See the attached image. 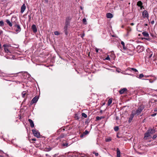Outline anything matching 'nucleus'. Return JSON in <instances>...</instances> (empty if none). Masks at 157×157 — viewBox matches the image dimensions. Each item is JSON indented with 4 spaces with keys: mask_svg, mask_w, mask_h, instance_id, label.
Here are the masks:
<instances>
[{
    "mask_svg": "<svg viewBox=\"0 0 157 157\" xmlns=\"http://www.w3.org/2000/svg\"><path fill=\"white\" fill-rule=\"evenodd\" d=\"M45 1L46 2H48V0H45Z\"/></svg>",
    "mask_w": 157,
    "mask_h": 157,
    "instance_id": "338daca9",
    "label": "nucleus"
},
{
    "mask_svg": "<svg viewBox=\"0 0 157 157\" xmlns=\"http://www.w3.org/2000/svg\"><path fill=\"white\" fill-rule=\"evenodd\" d=\"M143 77H144V75L142 74H140V75H139V78H140Z\"/></svg>",
    "mask_w": 157,
    "mask_h": 157,
    "instance_id": "f704fd0d",
    "label": "nucleus"
},
{
    "mask_svg": "<svg viewBox=\"0 0 157 157\" xmlns=\"http://www.w3.org/2000/svg\"><path fill=\"white\" fill-rule=\"evenodd\" d=\"M110 55H109L110 57H111L113 59H115L116 56L113 52H111L110 53Z\"/></svg>",
    "mask_w": 157,
    "mask_h": 157,
    "instance_id": "412c9836",
    "label": "nucleus"
},
{
    "mask_svg": "<svg viewBox=\"0 0 157 157\" xmlns=\"http://www.w3.org/2000/svg\"><path fill=\"white\" fill-rule=\"evenodd\" d=\"M54 34L55 35H59L60 34L58 32L55 31L54 32Z\"/></svg>",
    "mask_w": 157,
    "mask_h": 157,
    "instance_id": "a19ab883",
    "label": "nucleus"
},
{
    "mask_svg": "<svg viewBox=\"0 0 157 157\" xmlns=\"http://www.w3.org/2000/svg\"><path fill=\"white\" fill-rule=\"evenodd\" d=\"M26 8V6L25 4H23L21 7V13H23L25 11Z\"/></svg>",
    "mask_w": 157,
    "mask_h": 157,
    "instance_id": "4468645a",
    "label": "nucleus"
},
{
    "mask_svg": "<svg viewBox=\"0 0 157 157\" xmlns=\"http://www.w3.org/2000/svg\"><path fill=\"white\" fill-rule=\"evenodd\" d=\"M65 130V129L63 128H61L59 130V132H62Z\"/></svg>",
    "mask_w": 157,
    "mask_h": 157,
    "instance_id": "37998d69",
    "label": "nucleus"
},
{
    "mask_svg": "<svg viewBox=\"0 0 157 157\" xmlns=\"http://www.w3.org/2000/svg\"><path fill=\"white\" fill-rule=\"evenodd\" d=\"M95 50H96V52H97V53L98 52V51H99L98 49L97 48H96Z\"/></svg>",
    "mask_w": 157,
    "mask_h": 157,
    "instance_id": "6e6d98bb",
    "label": "nucleus"
},
{
    "mask_svg": "<svg viewBox=\"0 0 157 157\" xmlns=\"http://www.w3.org/2000/svg\"><path fill=\"white\" fill-rule=\"evenodd\" d=\"M26 93L25 91H23L22 93L21 94L23 98H25L26 94Z\"/></svg>",
    "mask_w": 157,
    "mask_h": 157,
    "instance_id": "cd10ccee",
    "label": "nucleus"
},
{
    "mask_svg": "<svg viewBox=\"0 0 157 157\" xmlns=\"http://www.w3.org/2000/svg\"><path fill=\"white\" fill-rule=\"evenodd\" d=\"M102 110H101V111H100V113H102Z\"/></svg>",
    "mask_w": 157,
    "mask_h": 157,
    "instance_id": "69168bd1",
    "label": "nucleus"
},
{
    "mask_svg": "<svg viewBox=\"0 0 157 157\" xmlns=\"http://www.w3.org/2000/svg\"><path fill=\"white\" fill-rule=\"evenodd\" d=\"M128 45L130 46V47H132L133 46V45L132 44H128Z\"/></svg>",
    "mask_w": 157,
    "mask_h": 157,
    "instance_id": "680f3d73",
    "label": "nucleus"
},
{
    "mask_svg": "<svg viewBox=\"0 0 157 157\" xmlns=\"http://www.w3.org/2000/svg\"><path fill=\"white\" fill-rule=\"evenodd\" d=\"M82 21L84 24L85 25H86L87 24L86 20L85 18H83Z\"/></svg>",
    "mask_w": 157,
    "mask_h": 157,
    "instance_id": "473e14b6",
    "label": "nucleus"
},
{
    "mask_svg": "<svg viewBox=\"0 0 157 157\" xmlns=\"http://www.w3.org/2000/svg\"><path fill=\"white\" fill-rule=\"evenodd\" d=\"M85 36V34L84 33H82L81 35V37L83 39L84 36Z\"/></svg>",
    "mask_w": 157,
    "mask_h": 157,
    "instance_id": "3c124183",
    "label": "nucleus"
},
{
    "mask_svg": "<svg viewBox=\"0 0 157 157\" xmlns=\"http://www.w3.org/2000/svg\"><path fill=\"white\" fill-rule=\"evenodd\" d=\"M6 58L9 59H13V56H12L11 57H8V56H7V57H6Z\"/></svg>",
    "mask_w": 157,
    "mask_h": 157,
    "instance_id": "de8ad7c7",
    "label": "nucleus"
},
{
    "mask_svg": "<svg viewBox=\"0 0 157 157\" xmlns=\"http://www.w3.org/2000/svg\"><path fill=\"white\" fill-rule=\"evenodd\" d=\"M111 140V139L109 137L105 139V141L106 142H109Z\"/></svg>",
    "mask_w": 157,
    "mask_h": 157,
    "instance_id": "2f4dec72",
    "label": "nucleus"
},
{
    "mask_svg": "<svg viewBox=\"0 0 157 157\" xmlns=\"http://www.w3.org/2000/svg\"><path fill=\"white\" fill-rule=\"evenodd\" d=\"M112 98H110L108 102V104H107L108 106H109L112 103Z\"/></svg>",
    "mask_w": 157,
    "mask_h": 157,
    "instance_id": "a878e982",
    "label": "nucleus"
},
{
    "mask_svg": "<svg viewBox=\"0 0 157 157\" xmlns=\"http://www.w3.org/2000/svg\"><path fill=\"white\" fill-rule=\"evenodd\" d=\"M131 70L133 71L134 72H137L138 71L135 68H130Z\"/></svg>",
    "mask_w": 157,
    "mask_h": 157,
    "instance_id": "4c0bfd02",
    "label": "nucleus"
},
{
    "mask_svg": "<svg viewBox=\"0 0 157 157\" xmlns=\"http://www.w3.org/2000/svg\"><path fill=\"white\" fill-rule=\"evenodd\" d=\"M59 142V141L56 138V139H52L50 141L51 146L52 147H54L58 145Z\"/></svg>",
    "mask_w": 157,
    "mask_h": 157,
    "instance_id": "f03ea898",
    "label": "nucleus"
},
{
    "mask_svg": "<svg viewBox=\"0 0 157 157\" xmlns=\"http://www.w3.org/2000/svg\"><path fill=\"white\" fill-rule=\"evenodd\" d=\"M139 7H140V9H141V10L143 8H144V6H143V5H142V6H140Z\"/></svg>",
    "mask_w": 157,
    "mask_h": 157,
    "instance_id": "5fc2aeb1",
    "label": "nucleus"
},
{
    "mask_svg": "<svg viewBox=\"0 0 157 157\" xmlns=\"http://www.w3.org/2000/svg\"><path fill=\"white\" fill-rule=\"evenodd\" d=\"M121 44L122 45L123 48V49L124 50V52H126V50H127V48L125 46L124 42L121 41Z\"/></svg>",
    "mask_w": 157,
    "mask_h": 157,
    "instance_id": "2eb2a0df",
    "label": "nucleus"
},
{
    "mask_svg": "<svg viewBox=\"0 0 157 157\" xmlns=\"http://www.w3.org/2000/svg\"><path fill=\"white\" fill-rule=\"evenodd\" d=\"M15 28L14 29L15 31L17 33H19L21 30V28L20 25L18 24V23L16 25L13 26Z\"/></svg>",
    "mask_w": 157,
    "mask_h": 157,
    "instance_id": "39448f33",
    "label": "nucleus"
},
{
    "mask_svg": "<svg viewBox=\"0 0 157 157\" xmlns=\"http://www.w3.org/2000/svg\"><path fill=\"white\" fill-rule=\"evenodd\" d=\"M11 21L13 26L15 25H16L18 23V22L17 21V18L16 17H12Z\"/></svg>",
    "mask_w": 157,
    "mask_h": 157,
    "instance_id": "20e7f679",
    "label": "nucleus"
},
{
    "mask_svg": "<svg viewBox=\"0 0 157 157\" xmlns=\"http://www.w3.org/2000/svg\"><path fill=\"white\" fill-rule=\"evenodd\" d=\"M156 115V113H154V114H152L151 115V116H153V117H154V116H155Z\"/></svg>",
    "mask_w": 157,
    "mask_h": 157,
    "instance_id": "4d7b16f0",
    "label": "nucleus"
},
{
    "mask_svg": "<svg viewBox=\"0 0 157 157\" xmlns=\"http://www.w3.org/2000/svg\"><path fill=\"white\" fill-rule=\"evenodd\" d=\"M114 129L115 131H117L119 130V127L118 126H116L114 128Z\"/></svg>",
    "mask_w": 157,
    "mask_h": 157,
    "instance_id": "72a5a7b5",
    "label": "nucleus"
},
{
    "mask_svg": "<svg viewBox=\"0 0 157 157\" xmlns=\"http://www.w3.org/2000/svg\"><path fill=\"white\" fill-rule=\"evenodd\" d=\"M62 145L63 146H65L66 147H67L68 146V144L67 143H63L62 144Z\"/></svg>",
    "mask_w": 157,
    "mask_h": 157,
    "instance_id": "58836bf2",
    "label": "nucleus"
},
{
    "mask_svg": "<svg viewBox=\"0 0 157 157\" xmlns=\"http://www.w3.org/2000/svg\"><path fill=\"white\" fill-rule=\"evenodd\" d=\"M144 109V107L143 105H140L138 108V109L136 111V112H135V113L136 115L137 116L139 115L142 111V110Z\"/></svg>",
    "mask_w": 157,
    "mask_h": 157,
    "instance_id": "7ed1b4c3",
    "label": "nucleus"
},
{
    "mask_svg": "<svg viewBox=\"0 0 157 157\" xmlns=\"http://www.w3.org/2000/svg\"><path fill=\"white\" fill-rule=\"evenodd\" d=\"M151 23L152 25L154 23V20H153L152 21H151Z\"/></svg>",
    "mask_w": 157,
    "mask_h": 157,
    "instance_id": "864d4df0",
    "label": "nucleus"
},
{
    "mask_svg": "<svg viewBox=\"0 0 157 157\" xmlns=\"http://www.w3.org/2000/svg\"><path fill=\"white\" fill-rule=\"evenodd\" d=\"M134 25V24L133 23H132L131 24V25Z\"/></svg>",
    "mask_w": 157,
    "mask_h": 157,
    "instance_id": "0e129e2a",
    "label": "nucleus"
},
{
    "mask_svg": "<svg viewBox=\"0 0 157 157\" xmlns=\"http://www.w3.org/2000/svg\"><path fill=\"white\" fill-rule=\"evenodd\" d=\"M100 117L97 116L96 117V121H98L100 120Z\"/></svg>",
    "mask_w": 157,
    "mask_h": 157,
    "instance_id": "c03bdc74",
    "label": "nucleus"
},
{
    "mask_svg": "<svg viewBox=\"0 0 157 157\" xmlns=\"http://www.w3.org/2000/svg\"><path fill=\"white\" fill-rule=\"evenodd\" d=\"M143 5V3L141 1H139L137 3V5L138 6H141Z\"/></svg>",
    "mask_w": 157,
    "mask_h": 157,
    "instance_id": "393cba45",
    "label": "nucleus"
},
{
    "mask_svg": "<svg viewBox=\"0 0 157 157\" xmlns=\"http://www.w3.org/2000/svg\"><path fill=\"white\" fill-rule=\"evenodd\" d=\"M28 121L30 123L31 127L32 128L34 127V124L33 121L31 119H29Z\"/></svg>",
    "mask_w": 157,
    "mask_h": 157,
    "instance_id": "a211bd4d",
    "label": "nucleus"
},
{
    "mask_svg": "<svg viewBox=\"0 0 157 157\" xmlns=\"http://www.w3.org/2000/svg\"><path fill=\"white\" fill-rule=\"evenodd\" d=\"M150 76L149 75H145L144 76V77L145 78L149 77Z\"/></svg>",
    "mask_w": 157,
    "mask_h": 157,
    "instance_id": "13d9d810",
    "label": "nucleus"
},
{
    "mask_svg": "<svg viewBox=\"0 0 157 157\" xmlns=\"http://www.w3.org/2000/svg\"><path fill=\"white\" fill-rule=\"evenodd\" d=\"M84 135H85L84 134V133H83V134H81V135H80V137H81V138H82V137H83V136H84Z\"/></svg>",
    "mask_w": 157,
    "mask_h": 157,
    "instance_id": "603ef678",
    "label": "nucleus"
},
{
    "mask_svg": "<svg viewBox=\"0 0 157 157\" xmlns=\"http://www.w3.org/2000/svg\"><path fill=\"white\" fill-rule=\"evenodd\" d=\"M4 23L2 21H0V26H2L4 25Z\"/></svg>",
    "mask_w": 157,
    "mask_h": 157,
    "instance_id": "c9c22d12",
    "label": "nucleus"
},
{
    "mask_svg": "<svg viewBox=\"0 0 157 157\" xmlns=\"http://www.w3.org/2000/svg\"><path fill=\"white\" fill-rule=\"evenodd\" d=\"M157 137V134H155L151 138H152V139L155 140L156 137Z\"/></svg>",
    "mask_w": 157,
    "mask_h": 157,
    "instance_id": "7c9ffc66",
    "label": "nucleus"
},
{
    "mask_svg": "<svg viewBox=\"0 0 157 157\" xmlns=\"http://www.w3.org/2000/svg\"><path fill=\"white\" fill-rule=\"evenodd\" d=\"M152 54H151L149 56V58H151V56H152Z\"/></svg>",
    "mask_w": 157,
    "mask_h": 157,
    "instance_id": "e2e57ef3",
    "label": "nucleus"
},
{
    "mask_svg": "<svg viewBox=\"0 0 157 157\" xmlns=\"http://www.w3.org/2000/svg\"><path fill=\"white\" fill-rule=\"evenodd\" d=\"M105 60H110V58L109 57V56H108L105 58Z\"/></svg>",
    "mask_w": 157,
    "mask_h": 157,
    "instance_id": "a18cd8bd",
    "label": "nucleus"
},
{
    "mask_svg": "<svg viewBox=\"0 0 157 157\" xmlns=\"http://www.w3.org/2000/svg\"><path fill=\"white\" fill-rule=\"evenodd\" d=\"M67 134L66 133H62L61 135L56 138L60 141L61 139L64 138L67 136Z\"/></svg>",
    "mask_w": 157,
    "mask_h": 157,
    "instance_id": "f8f14e48",
    "label": "nucleus"
},
{
    "mask_svg": "<svg viewBox=\"0 0 157 157\" xmlns=\"http://www.w3.org/2000/svg\"><path fill=\"white\" fill-rule=\"evenodd\" d=\"M93 153L96 156H98V153H95V152H93Z\"/></svg>",
    "mask_w": 157,
    "mask_h": 157,
    "instance_id": "8fccbe9b",
    "label": "nucleus"
},
{
    "mask_svg": "<svg viewBox=\"0 0 157 157\" xmlns=\"http://www.w3.org/2000/svg\"><path fill=\"white\" fill-rule=\"evenodd\" d=\"M106 16L108 18H111L113 17V16L112 13H109L106 14Z\"/></svg>",
    "mask_w": 157,
    "mask_h": 157,
    "instance_id": "aec40b11",
    "label": "nucleus"
},
{
    "mask_svg": "<svg viewBox=\"0 0 157 157\" xmlns=\"http://www.w3.org/2000/svg\"><path fill=\"white\" fill-rule=\"evenodd\" d=\"M135 115H136L135 113V112L134 111H132V113L130 115V117H129V119L128 120V122H130L132 120V119L134 117Z\"/></svg>",
    "mask_w": 157,
    "mask_h": 157,
    "instance_id": "1a4fd4ad",
    "label": "nucleus"
},
{
    "mask_svg": "<svg viewBox=\"0 0 157 157\" xmlns=\"http://www.w3.org/2000/svg\"><path fill=\"white\" fill-rule=\"evenodd\" d=\"M36 140V139L35 138H33L32 139H29V140L30 141V142L32 143L33 142H32L31 141H35Z\"/></svg>",
    "mask_w": 157,
    "mask_h": 157,
    "instance_id": "79ce46f5",
    "label": "nucleus"
},
{
    "mask_svg": "<svg viewBox=\"0 0 157 157\" xmlns=\"http://www.w3.org/2000/svg\"><path fill=\"white\" fill-rule=\"evenodd\" d=\"M121 27H122V28H123L124 27V25H122V26H121Z\"/></svg>",
    "mask_w": 157,
    "mask_h": 157,
    "instance_id": "774afa93",
    "label": "nucleus"
},
{
    "mask_svg": "<svg viewBox=\"0 0 157 157\" xmlns=\"http://www.w3.org/2000/svg\"><path fill=\"white\" fill-rule=\"evenodd\" d=\"M100 117V119L101 120L102 119L104 118V117Z\"/></svg>",
    "mask_w": 157,
    "mask_h": 157,
    "instance_id": "bf43d9fd",
    "label": "nucleus"
},
{
    "mask_svg": "<svg viewBox=\"0 0 157 157\" xmlns=\"http://www.w3.org/2000/svg\"><path fill=\"white\" fill-rule=\"evenodd\" d=\"M71 18L70 16H68L66 17L65 23V25L66 26H68L69 25L70 21L71 20Z\"/></svg>",
    "mask_w": 157,
    "mask_h": 157,
    "instance_id": "9b49d317",
    "label": "nucleus"
},
{
    "mask_svg": "<svg viewBox=\"0 0 157 157\" xmlns=\"http://www.w3.org/2000/svg\"><path fill=\"white\" fill-rule=\"evenodd\" d=\"M67 26H68L65 25V26L64 27V31L66 35H67Z\"/></svg>",
    "mask_w": 157,
    "mask_h": 157,
    "instance_id": "bb28decb",
    "label": "nucleus"
},
{
    "mask_svg": "<svg viewBox=\"0 0 157 157\" xmlns=\"http://www.w3.org/2000/svg\"><path fill=\"white\" fill-rule=\"evenodd\" d=\"M3 47H4V51L7 53H11V52L9 51L8 49V46L7 44H4Z\"/></svg>",
    "mask_w": 157,
    "mask_h": 157,
    "instance_id": "9d476101",
    "label": "nucleus"
},
{
    "mask_svg": "<svg viewBox=\"0 0 157 157\" xmlns=\"http://www.w3.org/2000/svg\"><path fill=\"white\" fill-rule=\"evenodd\" d=\"M75 118L76 120H78L79 118V117L78 116V115L77 114H75Z\"/></svg>",
    "mask_w": 157,
    "mask_h": 157,
    "instance_id": "e433bc0d",
    "label": "nucleus"
},
{
    "mask_svg": "<svg viewBox=\"0 0 157 157\" xmlns=\"http://www.w3.org/2000/svg\"><path fill=\"white\" fill-rule=\"evenodd\" d=\"M137 48L139 49V50H138V52H142L143 50V47L142 46L139 45L137 46Z\"/></svg>",
    "mask_w": 157,
    "mask_h": 157,
    "instance_id": "f3484780",
    "label": "nucleus"
},
{
    "mask_svg": "<svg viewBox=\"0 0 157 157\" xmlns=\"http://www.w3.org/2000/svg\"><path fill=\"white\" fill-rule=\"evenodd\" d=\"M28 17H29V21H31V15H29Z\"/></svg>",
    "mask_w": 157,
    "mask_h": 157,
    "instance_id": "09e8293b",
    "label": "nucleus"
},
{
    "mask_svg": "<svg viewBox=\"0 0 157 157\" xmlns=\"http://www.w3.org/2000/svg\"><path fill=\"white\" fill-rule=\"evenodd\" d=\"M82 117H83L85 118H86L87 117V115L85 113H82Z\"/></svg>",
    "mask_w": 157,
    "mask_h": 157,
    "instance_id": "c756f323",
    "label": "nucleus"
},
{
    "mask_svg": "<svg viewBox=\"0 0 157 157\" xmlns=\"http://www.w3.org/2000/svg\"><path fill=\"white\" fill-rule=\"evenodd\" d=\"M84 134L85 135H86L88 134L89 133V132L87 130H86L85 131L83 132Z\"/></svg>",
    "mask_w": 157,
    "mask_h": 157,
    "instance_id": "ea45409f",
    "label": "nucleus"
},
{
    "mask_svg": "<svg viewBox=\"0 0 157 157\" xmlns=\"http://www.w3.org/2000/svg\"><path fill=\"white\" fill-rule=\"evenodd\" d=\"M127 89L126 88H123L120 90L119 92L120 94H121L124 93H127Z\"/></svg>",
    "mask_w": 157,
    "mask_h": 157,
    "instance_id": "ddd939ff",
    "label": "nucleus"
},
{
    "mask_svg": "<svg viewBox=\"0 0 157 157\" xmlns=\"http://www.w3.org/2000/svg\"><path fill=\"white\" fill-rule=\"evenodd\" d=\"M38 99L39 96H36L31 101L30 103V104L32 105L33 103H36L37 101L38 100Z\"/></svg>",
    "mask_w": 157,
    "mask_h": 157,
    "instance_id": "6e6552de",
    "label": "nucleus"
},
{
    "mask_svg": "<svg viewBox=\"0 0 157 157\" xmlns=\"http://www.w3.org/2000/svg\"><path fill=\"white\" fill-rule=\"evenodd\" d=\"M32 29L33 30V32L36 33L37 31V29L35 25H33L32 26Z\"/></svg>",
    "mask_w": 157,
    "mask_h": 157,
    "instance_id": "dca6fc26",
    "label": "nucleus"
},
{
    "mask_svg": "<svg viewBox=\"0 0 157 157\" xmlns=\"http://www.w3.org/2000/svg\"><path fill=\"white\" fill-rule=\"evenodd\" d=\"M156 130L154 128H149L144 134V139L145 140H147L149 138L151 137V134L155 133Z\"/></svg>",
    "mask_w": 157,
    "mask_h": 157,
    "instance_id": "f257e3e1",
    "label": "nucleus"
},
{
    "mask_svg": "<svg viewBox=\"0 0 157 157\" xmlns=\"http://www.w3.org/2000/svg\"><path fill=\"white\" fill-rule=\"evenodd\" d=\"M100 117V119L101 120L102 119L104 118V117Z\"/></svg>",
    "mask_w": 157,
    "mask_h": 157,
    "instance_id": "052dcab7",
    "label": "nucleus"
},
{
    "mask_svg": "<svg viewBox=\"0 0 157 157\" xmlns=\"http://www.w3.org/2000/svg\"><path fill=\"white\" fill-rule=\"evenodd\" d=\"M132 30V29L130 27H128L127 29V33L128 34L129 32H130Z\"/></svg>",
    "mask_w": 157,
    "mask_h": 157,
    "instance_id": "c85d7f7f",
    "label": "nucleus"
},
{
    "mask_svg": "<svg viewBox=\"0 0 157 157\" xmlns=\"http://www.w3.org/2000/svg\"><path fill=\"white\" fill-rule=\"evenodd\" d=\"M142 16L144 18H147V19L149 18V14L147 10H145L142 13Z\"/></svg>",
    "mask_w": 157,
    "mask_h": 157,
    "instance_id": "0eeeda50",
    "label": "nucleus"
},
{
    "mask_svg": "<svg viewBox=\"0 0 157 157\" xmlns=\"http://www.w3.org/2000/svg\"><path fill=\"white\" fill-rule=\"evenodd\" d=\"M6 22L10 27H12L13 24L11 22H10V20L7 19L6 20Z\"/></svg>",
    "mask_w": 157,
    "mask_h": 157,
    "instance_id": "4be33fe9",
    "label": "nucleus"
},
{
    "mask_svg": "<svg viewBox=\"0 0 157 157\" xmlns=\"http://www.w3.org/2000/svg\"><path fill=\"white\" fill-rule=\"evenodd\" d=\"M52 149V147H45L44 149V151H51Z\"/></svg>",
    "mask_w": 157,
    "mask_h": 157,
    "instance_id": "b1692460",
    "label": "nucleus"
},
{
    "mask_svg": "<svg viewBox=\"0 0 157 157\" xmlns=\"http://www.w3.org/2000/svg\"><path fill=\"white\" fill-rule=\"evenodd\" d=\"M142 34L145 37H148L149 36V34L146 31L143 32L142 33Z\"/></svg>",
    "mask_w": 157,
    "mask_h": 157,
    "instance_id": "5701e85b",
    "label": "nucleus"
},
{
    "mask_svg": "<svg viewBox=\"0 0 157 157\" xmlns=\"http://www.w3.org/2000/svg\"><path fill=\"white\" fill-rule=\"evenodd\" d=\"M143 79L146 80H149L150 82H151V83H152L153 82V81H152V80H151V79Z\"/></svg>",
    "mask_w": 157,
    "mask_h": 157,
    "instance_id": "49530a36",
    "label": "nucleus"
},
{
    "mask_svg": "<svg viewBox=\"0 0 157 157\" xmlns=\"http://www.w3.org/2000/svg\"><path fill=\"white\" fill-rule=\"evenodd\" d=\"M117 157H121V152L119 148H117Z\"/></svg>",
    "mask_w": 157,
    "mask_h": 157,
    "instance_id": "6ab92c4d",
    "label": "nucleus"
},
{
    "mask_svg": "<svg viewBox=\"0 0 157 157\" xmlns=\"http://www.w3.org/2000/svg\"><path fill=\"white\" fill-rule=\"evenodd\" d=\"M32 132L34 136L36 137L37 138H39L40 137V133L37 131L35 129H33Z\"/></svg>",
    "mask_w": 157,
    "mask_h": 157,
    "instance_id": "423d86ee",
    "label": "nucleus"
}]
</instances>
